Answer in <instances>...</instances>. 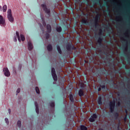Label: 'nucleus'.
Listing matches in <instances>:
<instances>
[{
    "label": "nucleus",
    "instance_id": "obj_1",
    "mask_svg": "<svg viewBox=\"0 0 130 130\" xmlns=\"http://www.w3.org/2000/svg\"><path fill=\"white\" fill-rule=\"evenodd\" d=\"M7 19L9 22L13 23L14 22V17H13V14H12V10L8 9L7 11Z\"/></svg>",
    "mask_w": 130,
    "mask_h": 130
},
{
    "label": "nucleus",
    "instance_id": "obj_2",
    "mask_svg": "<svg viewBox=\"0 0 130 130\" xmlns=\"http://www.w3.org/2000/svg\"><path fill=\"white\" fill-rule=\"evenodd\" d=\"M100 17H101V15H100L99 14H98L94 17L93 24L95 27L99 26V20H100Z\"/></svg>",
    "mask_w": 130,
    "mask_h": 130
},
{
    "label": "nucleus",
    "instance_id": "obj_3",
    "mask_svg": "<svg viewBox=\"0 0 130 130\" xmlns=\"http://www.w3.org/2000/svg\"><path fill=\"white\" fill-rule=\"evenodd\" d=\"M102 33H103V31L102 30V29H100L99 32L98 34V35L99 36H100V37L98 38L97 40V43L100 45H102V42L103 41V38L101 37V36L102 35Z\"/></svg>",
    "mask_w": 130,
    "mask_h": 130
},
{
    "label": "nucleus",
    "instance_id": "obj_4",
    "mask_svg": "<svg viewBox=\"0 0 130 130\" xmlns=\"http://www.w3.org/2000/svg\"><path fill=\"white\" fill-rule=\"evenodd\" d=\"M109 107L111 113H113L114 112V108H115V101L113 100L110 102Z\"/></svg>",
    "mask_w": 130,
    "mask_h": 130
},
{
    "label": "nucleus",
    "instance_id": "obj_5",
    "mask_svg": "<svg viewBox=\"0 0 130 130\" xmlns=\"http://www.w3.org/2000/svg\"><path fill=\"white\" fill-rule=\"evenodd\" d=\"M66 49L68 51H72V50H76L77 48L75 47V46L73 45V43H69L66 45Z\"/></svg>",
    "mask_w": 130,
    "mask_h": 130
},
{
    "label": "nucleus",
    "instance_id": "obj_6",
    "mask_svg": "<svg viewBox=\"0 0 130 130\" xmlns=\"http://www.w3.org/2000/svg\"><path fill=\"white\" fill-rule=\"evenodd\" d=\"M41 7L43 9V10L45 12L46 14L48 15V16H50V9H48L47 7H46V4H42Z\"/></svg>",
    "mask_w": 130,
    "mask_h": 130
},
{
    "label": "nucleus",
    "instance_id": "obj_7",
    "mask_svg": "<svg viewBox=\"0 0 130 130\" xmlns=\"http://www.w3.org/2000/svg\"><path fill=\"white\" fill-rule=\"evenodd\" d=\"M51 75L54 81H57V76L56 75V72L55 69L53 68L51 69Z\"/></svg>",
    "mask_w": 130,
    "mask_h": 130
},
{
    "label": "nucleus",
    "instance_id": "obj_8",
    "mask_svg": "<svg viewBox=\"0 0 130 130\" xmlns=\"http://www.w3.org/2000/svg\"><path fill=\"white\" fill-rule=\"evenodd\" d=\"M98 117V115H97L96 113H94L89 118V121H90V122H94V121H95V119H97Z\"/></svg>",
    "mask_w": 130,
    "mask_h": 130
},
{
    "label": "nucleus",
    "instance_id": "obj_9",
    "mask_svg": "<svg viewBox=\"0 0 130 130\" xmlns=\"http://www.w3.org/2000/svg\"><path fill=\"white\" fill-rule=\"evenodd\" d=\"M3 72L5 77H10V76H11V73H10V71H9V69H8V68H4L3 69Z\"/></svg>",
    "mask_w": 130,
    "mask_h": 130
},
{
    "label": "nucleus",
    "instance_id": "obj_10",
    "mask_svg": "<svg viewBox=\"0 0 130 130\" xmlns=\"http://www.w3.org/2000/svg\"><path fill=\"white\" fill-rule=\"evenodd\" d=\"M16 36H14L13 38V40L14 42H17V38H18V40L19 42H21V39L20 38V35L19 34V32L16 31Z\"/></svg>",
    "mask_w": 130,
    "mask_h": 130
},
{
    "label": "nucleus",
    "instance_id": "obj_11",
    "mask_svg": "<svg viewBox=\"0 0 130 130\" xmlns=\"http://www.w3.org/2000/svg\"><path fill=\"white\" fill-rule=\"evenodd\" d=\"M0 25L3 27L6 26V20L2 15H0Z\"/></svg>",
    "mask_w": 130,
    "mask_h": 130
},
{
    "label": "nucleus",
    "instance_id": "obj_12",
    "mask_svg": "<svg viewBox=\"0 0 130 130\" xmlns=\"http://www.w3.org/2000/svg\"><path fill=\"white\" fill-rule=\"evenodd\" d=\"M35 105L36 106V112L37 114H39V107L38 106V103L37 102H35Z\"/></svg>",
    "mask_w": 130,
    "mask_h": 130
},
{
    "label": "nucleus",
    "instance_id": "obj_13",
    "mask_svg": "<svg viewBox=\"0 0 130 130\" xmlns=\"http://www.w3.org/2000/svg\"><path fill=\"white\" fill-rule=\"evenodd\" d=\"M28 49L29 51L32 50L33 49V45L31 43V42H28L27 44Z\"/></svg>",
    "mask_w": 130,
    "mask_h": 130
},
{
    "label": "nucleus",
    "instance_id": "obj_14",
    "mask_svg": "<svg viewBox=\"0 0 130 130\" xmlns=\"http://www.w3.org/2000/svg\"><path fill=\"white\" fill-rule=\"evenodd\" d=\"M120 39L122 40V41H126V47H125L124 49L125 51H127V40H126V39H124L123 37H121Z\"/></svg>",
    "mask_w": 130,
    "mask_h": 130
},
{
    "label": "nucleus",
    "instance_id": "obj_15",
    "mask_svg": "<svg viewBox=\"0 0 130 130\" xmlns=\"http://www.w3.org/2000/svg\"><path fill=\"white\" fill-rule=\"evenodd\" d=\"M123 18L121 16H119L116 17L115 20L117 21V22H120V21H122Z\"/></svg>",
    "mask_w": 130,
    "mask_h": 130
},
{
    "label": "nucleus",
    "instance_id": "obj_16",
    "mask_svg": "<svg viewBox=\"0 0 130 130\" xmlns=\"http://www.w3.org/2000/svg\"><path fill=\"white\" fill-rule=\"evenodd\" d=\"M98 103L99 105H102V98L101 96L98 97Z\"/></svg>",
    "mask_w": 130,
    "mask_h": 130
},
{
    "label": "nucleus",
    "instance_id": "obj_17",
    "mask_svg": "<svg viewBox=\"0 0 130 130\" xmlns=\"http://www.w3.org/2000/svg\"><path fill=\"white\" fill-rule=\"evenodd\" d=\"M50 107H52L51 111H52V112H54V102H51L50 104Z\"/></svg>",
    "mask_w": 130,
    "mask_h": 130
},
{
    "label": "nucleus",
    "instance_id": "obj_18",
    "mask_svg": "<svg viewBox=\"0 0 130 130\" xmlns=\"http://www.w3.org/2000/svg\"><path fill=\"white\" fill-rule=\"evenodd\" d=\"M78 94L79 95L80 97H82V96H84V91L83 89H80L78 91Z\"/></svg>",
    "mask_w": 130,
    "mask_h": 130
},
{
    "label": "nucleus",
    "instance_id": "obj_19",
    "mask_svg": "<svg viewBox=\"0 0 130 130\" xmlns=\"http://www.w3.org/2000/svg\"><path fill=\"white\" fill-rule=\"evenodd\" d=\"M47 32L48 33H50L51 32V26L50 24L47 25Z\"/></svg>",
    "mask_w": 130,
    "mask_h": 130
},
{
    "label": "nucleus",
    "instance_id": "obj_20",
    "mask_svg": "<svg viewBox=\"0 0 130 130\" xmlns=\"http://www.w3.org/2000/svg\"><path fill=\"white\" fill-rule=\"evenodd\" d=\"M57 50L59 54H61V53H62L61 49H60V47L59 45H57Z\"/></svg>",
    "mask_w": 130,
    "mask_h": 130
},
{
    "label": "nucleus",
    "instance_id": "obj_21",
    "mask_svg": "<svg viewBox=\"0 0 130 130\" xmlns=\"http://www.w3.org/2000/svg\"><path fill=\"white\" fill-rule=\"evenodd\" d=\"M80 130H88V128L84 125H80Z\"/></svg>",
    "mask_w": 130,
    "mask_h": 130
},
{
    "label": "nucleus",
    "instance_id": "obj_22",
    "mask_svg": "<svg viewBox=\"0 0 130 130\" xmlns=\"http://www.w3.org/2000/svg\"><path fill=\"white\" fill-rule=\"evenodd\" d=\"M47 50L48 51H51L52 50V46L51 44L48 45Z\"/></svg>",
    "mask_w": 130,
    "mask_h": 130
},
{
    "label": "nucleus",
    "instance_id": "obj_23",
    "mask_svg": "<svg viewBox=\"0 0 130 130\" xmlns=\"http://www.w3.org/2000/svg\"><path fill=\"white\" fill-rule=\"evenodd\" d=\"M7 10H8V7L6 5H5L3 7V11L5 13V12H7Z\"/></svg>",
    "mask_w": 130,
    "mask_h": 130
},
{
    "label": "nucleus",
    "instance_id": "obj_24",
    "mask_svg": "<svg viewBox=\"0 0 130 130\" xmlns=\"http://www.w3.org/2000/svg\"><path fill=\"white\" fill-rule=\"evenodd\" d=\"M114 117L115 119H117L118 118V117H119V114H118V112H116L114 114Z\"/></svg>",
    "mask_w": 130,
    "mask_h": 130
},
{
    "label": "nucleus",
    "instance_id": "obj_25",
    "mask_svg": "<svg viewBox=\"0 0 130 130\" xmlns=\"http://www.w3.org/2000/svg\"><path fill=\"white\" fill-rule=\"evenodd\" d=\"M39 26H40V29L42 31V33H44V28H43V26L41 25V23H39Z\"/></svg>",
    "mask_w": 130,
    "mask_h": 130
},
{
    "label": "nucleus",
    "instance_id": "obj_26",
    "mask_svg": "<svg viewBox=\"0 0 130 130\" xmlns=\"http://www.w3.org/2000/svg\"><path fill=\"white\" fill-rule=\"evenodd\" d=\"M56 30L57 32H61L62 29L61 28V27L59 26L58 27H56Z\"/></svg>",
    "mask_w": 130,
    "mask_h": 130
},
{
    "label": "nucleus",
    "instance_id": "obj_27",
    "mask_svg": "<svg viewBox=\"0 0 130 130\" xmlns=\"http://www.w3.org/2000/svg\"><path fill=\"white\" fill-rule=\"evenodd\" d=\"M70 100L71 102H74V96L73 94H70Z\"/></svg>",
    "mask_w": 130,
    "mask_h": 130
},
{
    "label": "nucleus",
    "instance_id": "obj_28",
    "mask_svg": "<svg viewBox=\"0 0 130 130\" xmlns=\"http://www.w3.org/2000/svg\"><path fill=\"white\" fill-rule=\"evenodd\" d=\"M36 91L37 94H40V90H39V88L38 87H36Z\"/></svg>",
    "mask_w": 130,
    "mask_h": 130
},
{
    "label": "nucleus",
    "instance_id": "obj_29",
    "mask_svg": "<svg viewBox=\"0 0 130 130\" xmlns=\"http://www.w3.org/2000/svg\"><path fill=\"white\" fill-rule=\"evenodd\" d=\"M17 125L18 127H21V126H22V122H21V121L18 120L17 121Z\"/></svg>",
    "mask_w": 130,
    "mask_h": 130
},
{
    "label": "nucleus",
    "instance_id": "obj_30",
    "mask_svg": "<svg viewBox=\"0 0 130 130\" xmlns=\"http://www.w3.org/2000/svg\"><path fill=\"white\" fill-rule=\"evenodd\" d=\"M20 38L22 41H25V36L22 34L20 35Z\"/></svg>",
    "mask_w": 130,
    "mask_h": 130
},
{
    "label": "nucleus",
    "instance_id": "obj_31",
    "mask_svg": "<svg viewBox=\"0 0 130 130\" xmlns=\"http://www.w3.org/2000/svg\"><path fill=\"white\" fill-rule=\"evenodd\" d=\"M82 24H86V23H88V20L87 19H82Z\"/></svg>",
    "mask_w": 130,
    "mask_h": 130
},
{
    "label": "nucleus",
    "instance_id": "obj_32",
    "mask_svg": "<svg viewBox=\"0 0 130 130\" xmlns=\"http://www.w3.org/2000/svg\"><path fill=\"white\" fill-rule=\"evenodd\" d=\"M124 35L125 36V37H128V30H127L124 33Z\"/></svg>",
    "mask_w": 130,
    "mask_h": 130
},
{
    "label": "nucleus",
    "instance_id": "obj_33",
    "mask_svg": "<svg viewBox=\"0 0 130 130\" xmlns=\"http://www.w3.org/2000/svg\"><path fill=\"white\" fill-rule=\"evenodd\" d=\"M42 20L43 21V24L44 27L46 26V23H45V21H44V19H43V17H42Z\"/></svg>",
    "mask_w": 130,
    "mask_h": 130
},
{
    "label": "nucleus",
    "instance_id": "obj_34",
    "mask_svg": "<svg viewBox=\"0 0 130 130\" xmlns=\"http://www.w3.org/2000/svg\"><path fill=\"white\" fill-rule=\"evenodd\" d=\"M45 37H46V39L48 40L49 39L50 35L48 33H46L45 35Z\"/></svg>",
    "mask_w": 130,
    "mask_h": 130
},
{
    "label": "nucleus",
    "instance_id": "obj_35",
    "mask_svg": "<svg viewBox=\"0 0 130 130\" xmlns=\"http://www.w3.org/2000/svg\"><path fill=\"white\" fill-rule=\"evenodd\" d=\"M5 121L6 122L7 124H9V119H8V118H6L5 119Z\"/></svg>",
    "mask_w": 130,
    "mask_h": 130
},
{
    "label": "nucleus",
    "instance_id": "obj_36",
    "mask_svg": "<svg viewBox=\"0 0 130 130\" xmlns=\"http://www.w3.org/2000/svg\"><path fill=\"white\" fill-rule=\"evenodd\" d=\"M102 89H106V86L105 85H101Z\"/></svg>",
    "mask_w": 130,
    "mask_h": 130
},
{
    "label": "nucleus",
    "instance_id": "obj_37",
    "mask_svg": "<svg viewBox=\"0 0 130 130\" xmlns=\"http://www.w3.org/2000/svg\"><path fill=\"white\" fill-rule=\"evenodd\" d=\"M20 92H21V89L18 88L16 91V92L17 93V94H18V93H20Z\"/></svg>",
    "mask_w": 130,
    "mask_h": 130
},
{
    "label": "nucleus",
    "instance_id": "obj_38",
    "mask_svg": "<svg viewBox=\"0 0 130 130\" xmlns=\"http://www.w3.org/2000/svg\"><path fill=\"white\" fill-rule=\"evenodd\" d=\"M127 119V115H125L124 117V121H126V119Z\"/></svg>",
    "mask_w": 130,
    "mask_h": 130
},
{
    "label": "nucleus",
    "instance_id": "obj_39",
    "mask_svg": "<svg viewBox=\"0 0 130 130\" xmlns=\"http://www.w3.org/2000/svg\"><path fill=\"white\" fill-rule=\"evenodd\" d=\"M120 104H121V103H120V102H117V105H118V106H120Z\"/></svg>",
    "mask_w": 130,
    "mask_h": 130
},
{
    "label": "nucleus",
    "instance_id": "obj_40",
    "mask_svg": "<svg viewBox=\"0 0 130 130\" xmlns=\"http://www.w3.org/2000/svg\"><path fill=\"white\" fill-rule=\"evenodd\" d=\"M117 128V130H120V127L119 126V124L118 125Z\"/></svg>",
    "mask_w": 130,
    "mask_h": 130
},
{
    "label": "nucleus",
    "instance_id": "obj_41",
    "mask_svg": "<svg viewBox=\"0 0 130 130\" xmlns=\"http://www.w3.org/2000/svg\"><path fill=\"white\" fill-rule=\"evenodd\" d=\"M1 51H2V52H4V51H5V49L3 48H1Z\"/></svg>",
    "mask_w": 130,
    "mask_h": 130
},
{
    "label": "nucleus",
    "instance_id": "obj_42",
    "mask_svg": "<svg viewBox=\"0 0 130 130\" xmlns=\"http://www.w3.org/2000/svg\"><path fill=\"white\" fill-rule=\"evenodd\" d=\"M110 2L114 3V5L115 4V2L114 0H110Z\"/></svg>",
    "mask_w": 130,
    "mask_h": 130
},
{
    "label": "nucleus",
    "instance_id": "obj_43",
    "mask_svg": "<svg viewBox=\"0 0 130 130\" xmlns=\"http://www.w3.org/2000/svg\"><path fill=\"white\" fill-rule=\"evenodd\" d=\"M8 112H9V114H11V109H8Z\"/></svg>",
    "mask_w": 130,
    "mask_h": 130
},
{
    "label": "nucleus",
    "instance_id": "obj_44",
    "mask_svg": "<svg viewBox=\"0 0 130 130\" xmlns=\"http://www.w3.org/2000/svg\"><path fill=\"white\" fill-rule=\"evenodd\" d=\"M0 11H3V7H2V6H0Z\"/></svg>",
    "mask_w": 130,
    "mask_h": 130
},
{
    "label": "nucleus",
    "instance_id": "obj_45",
    "mask_svg": "<svg viewBox=\"0 0 130 130\" xmlns=\"http://www.w3.org/2000/svg\"><path fill=\"white\" fill-rule=\"evenodd\" d=\"M100 91H101V88L100 87H99V88H98V91H99V92H100Z\"/></svg>",
    "mask_w": 130,
    "mask_h": 130
},
{
    "label": "nucleus",
    "instance_id": "obj_46",
    "mask_svg": "<svg viewBox=\"0 0 130 130\" xmlns=\"http://www.w3.org/2000/svg\"><path fill=\"white\" fill-rule=\"evenodd\" d=\"M125 112L126 113V115H127V110H125Z\"/></svg>",
    "mask_w": 130,
    "mask_h": 130
},
{
    "label": "nucleus",
    "instance_id": "obj_47",
    "mask_svg": "<svg viewBox=\"0 0 130 130\" xmlns=\"http://www.w3.org/2000/svg\"><path fill=\"white\" fill-rule=\"evenodd\" d=\"M113 55V52L112 51V56Z\"/></svg>",
    "mask_w": 130,
    "mask_h": 130
},
{
    "label": "nucleus",
    "instance_id": "obj_48",
    "mask_svg": "<svg viewBox=\"0 0 130 130\" xmlns=\"http://www.w3.org/2000/svg\"><path fill=\"white\" fill-rule=\"evenodd\" d=\"M104 71H106V70H105V69H104Z\"/></svg>",
    "mask_w": 130,
    "mask_h": 130
},
{
    "label": "nucleus",
    "instance_id": "obj_49",
    "mask_svg": "<svg viewBox=\"0 0 130 130\" xmlns=\"http://www.w3.org/2000/svg\"><path fill=\"white\" fill-rule=\"evenodd\" d=\"M85 61V62H87V61Z\"/></svg>",
    "mask_w": 130,
    "mask_h": 130
}]
</instances>
